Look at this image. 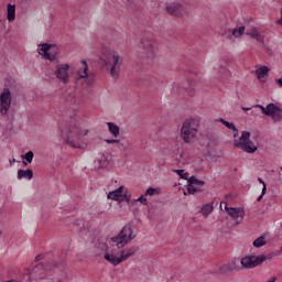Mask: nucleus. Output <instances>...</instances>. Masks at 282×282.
<instances>
[{
	"label": "nucleus",
	"instance_id": "38",
	"mask_svg": "<svg viewBox=\"0 0 282 282\" xmlns=\"http://www.w3.org/2000/svg\"><path fill=\"white\" fill-rule=\"evenodd\" d=\"M135 202H140V204L147 206V196L141 195L138 199H135Z\"/></svg>",
	"mask_w": 282,
	"mask_h": 282
},
{
	"label": "nucleus",
	"instance_id": "13",
	"mask_svg": "<svg viewBox=\"0 0 282 282\" xmlns=\"http://www.w3.org/2000/svg\"><path fill=\"white\" fill-rule=\"evenodd\" d=\"M69 64H57L54 72L55 78L62 83V85H69L72 73H69Z\"/></svg>",
	"mask_w": 282,
	"mask_h": 282
},
{
	"label": "nucleus",
	"instance_id": "9",
	"mask_svg": "<svg viewBox=\"0 0 282 282\" xmlns=\"http://www.w3.org/2000/svg\"><path fill=\"white\" fill-rule=\"evenodd\" d=\"M256 108L261 109L262 113L264 116H268L273 120V122H281L282 121V109L281 107L269 104L267 107H263L262 105H256Z\"/></svg>",
	"mask_w": 282,
	"mask_h": 282
},
{
	"label": "nucleus",
	"instance_id": "29",
	"mask_svg": "<svg viewBox=\"0 0 282 282\" xmlns=\"http://www.w3.org/2000/svg\"><path fill=\"white\" fill-rule=\"evenodd\" d=\"M258 182H260V184L263 185L262 192L259 195V197L257 198V202H261V199H263V195H265V193L268 192V185H265V182L261 177L258 178Z\"/></svg>",
	"mask_w": 282,
	"mask_h": 282
},
{
	"label": "nucleus",
	"instance_id": "31",
	"mask_svg": "<svg viewBox=\"0 0 282 282\" xmlns=\"http://www.w3.org/2000/svg\"><path fill=\"white\" fill-rule=\"evenodd\" d=\"M216 122H221V124H225V127L227 129H230L231 131L236 128L235 123L229 122V121L225 120L224 118L216 119Z\"/></svg>",
	"mask_w": 282,
	"mask_h": 282
},
{
	"label": "nucleus",
	"instance_id": "6",
	"mask_svg": "<svg viewBox=\"0 0 282 282\" xmlns=\"http://www.w3.org/2000/svg\"><path fill=\"white\" fill-rule=\"evenodd\" d=\"M139 48L143 51L140 58L147 63H151L155 58V51L153 50V37L150 35H142L139 42Z\"/></svg>",
	"mask_w": 282,
	"mask_h": 282
},
{
	"label": "nucleus",
	"instance_id": "28",
	"mask_svg": "<svg viewBox=\"0 0 282 282\" xmlns=\"http://www.w3.org/2000/svg\"><path fill=\"white\" fill-rule=\"evenodd\" d=\"M268 241L265 240V236H260L253 241V247L254 248H262V246H265Z\"/></svg>",
	"mask_w": 282,
	"mask_h": 282
},
{
	"label": "nucleus",
	"instance_id": "34",
	"mask_svg": "<svg viewBox=\"0 0 282 282\" xmlns=\"http://www.w3.org/2000/svg\"><path fill=\"white\" fill-rule=\"evenodd\" d=\"M188 184H192L194 186H204V182L195 178V176L189 177Z\"/></svg>",
	"mask_w": 282,
	"mask_h": 282
},
{
	"label": "nucleus",
	"instance_id": "20",
	"mask_svg": "<svg viewBox=\"0 0 282 282\" xmlns=\"http://www.w3.org/2000/svg\"><path fill=\"white\" fill-rule=\"evenodd\" d=\"M120 197H124V186H120L119 188L108 193V199H112L113 202L120 200Z\"/></svg>",
	"mask_w": 282,
	"mask_h": 282
},
{
	"label": "nucleus",
	"instance_id": "18",
	"mask_svg": "<svg viewBox=\"0 0 282 282\" xmlns=\"http://www.w3.org/2000/svg\"><path fill=\"white\" fill-rule=\"evenodd\" d=\"M66 105L73 107V109H78V106L83 105V94L78 91H72L66 96Z\"/></svg>",
	"mask_w": 282,
	"mask_h": 282
},
{
	"label": "nucleus",
	"instance_id": "22",
	"mask_svg": "<svg viewBox=\"0 0 282 282\" xmlns=\"http://www.w3.org/2000/svg\"><path fill=\"white\" fill-rule=\"evenodd\" d=\"M7 14L9 23H12L17 19V6L9 3L7 6Z\"/></svg>",
	"mask_w": 282,
	"mask_h": 282
},
{
	"label": "nucleus",
	"instance_id": "10",
	"mask_svg": "<svg viewBox=\"0 0 282 282\" xmlns=\"http://www.w3.org/2000/svg\"><path fill=\"white\" fill-rule=\"evenodd\" d=\"M40 56H43L46 61H58V47L47 43L41 44L37 48Z\"/></svg>",
	"mask_w": 282,
	"mask_h": 282
},
{
	"label": "nucleus",
	"instance_id": "23",
	"mask_svg": "<svg viewBox=\"0 0 282 282\" xmlns=\"http://www.w3.org/2000/svg\"><path fill=\"white\" fill-rule=\"evenodd\" d=\"M32 177H34V172L31 169L18 171V180H32Z\"/></svg>",
	"mask_w": 282,
	"mask_h": 282
},
{
	"label": "nucleus",
	"instance_id": "40",
	"mask_svg": "<svg viewBox=\"0 0 282 282\" xmlns=\"http://www.w3.org/2000/svg\"><path fill=\"white\" fill-rule=\"evenodd\" d=\"M262 257L265 259V261H270V260H272V258L274 257V254L269 253L268 256H262Z\"/></svg>",
	"mask_w": 282,
	"mask_h": 282
},
{
	"label": "nucleus",
	"instance_id": "11",
	"mask_svg": "<svg viewBox=\"0 0 282 282\" xmlns=\"http://www.w3.org/2000/svg\"><path fill=\"white\" fill-rule=\"evenodd\" d=\"M12 107V90L10 87H4L0 94V113L8 116V111Z\"/></svg>",
	"mask_w": 282,
	"mask_h": 282
},
{
	"label": "nucleus",
	"instance_id": "17",
	"mask_svg": "<svg viewBox=\"0 0 282 282\" xmlns=\"http://www.w3.org/2000/svg\"><path fill=\"white\" fill-rule=\"evenodd\" d=\"M178 87V88H177ZM199 88V84L197 82H191V80H185L182 86H174V89L176 91H187L189 96H195V91Z\"/></svg>",
	"mask_w": 282,
	"mask_h": 282
},
{
	"label": "nucleus",
	"instance_id": "24",
	"mask_svg": "<svg viewBox=\"0 0 282 282\" xmlns=\"http://www.w3.org/2000/svg\"><path fill=\"white\" fill-rule=\"evenodd\" d=\"M95 164H97L98 169H107L109 166V160L106 154H100Z\"/></svg>",
	"mask_w": 282,
	"mask_h": 282
},
{
	"label": "nucleus",
	"instance_id": "30",
	"mask_svg": "<svg viewBox=\"0 0 282 282\" xmlns=\"http://www.w3.org/2000/svg\"><path fill=\"white\" fill-rule=\"evenodd\" d=\"M155 195H160V188L149 187L145 191V197H155Z\"/></svg>",
	"mask_w": 282,
	"mask_h": 282
},
{
	"label": "nucleus",
	"instance_id": "3",
	"mask_svg": "<svg viewBox=\"0 0 282 282\" xmlns=\"http://www.w3.org/2000/svg\"><path fill=\"white\" fill-rule=\"evenodd\" d=\"M197 133H199V120L194 118L186 119L181 128V138L185 144L196 142Z\"/></svg>",
	"mask_w": 282,
	"mask_h": 282
},
{
	"label": "nucleus",
	"instance_id": "7",
	"mask_svg": "<svg viewBox=\"0 0 282 282\" xmlns=\"http://www.w3.org/2000/svg\"><path fill=\"white\" fill-rule=\"evenodd\" d=\"M105 63L110 70V76L115 80L120 76V67H122V58L116 53H107L105 55Z\"/></svg>",
	"mask_w": 282,
	"mask_h": 282
},
{
	"label": "nucleus",
	"instance_id": "32",
	"mask_svg": "<svg viewBox=\"0 0 282 282\" xmlns=\"http://www.w3.org/2000/svg\"><path fill=\"white\" fill-rule=\"evenodd\" d=\"M22 160H25L28 164H32V161L34 160V152L33 151L26 152L25 154L22 155Z\"/></svg>",
	"mask_w": 282,
	"mask_h": 282
},
{
	"label": "nucleus",
	"instance_id": "25",
	"mask_svg": "<svg viewBox=\"0 0 282 282\" xmlns=\"http://www.w3.org/2000/svg\"><path fill=\"white\" fill-rule=\"evenodd\" d=\"M108 131L113 135V138H118L120 135V127L113 122H107Z\"/></svg>",
	"mask_w": 282,
	"mask_h": 282
},
{
	"label": "nucleus",
	"instance_id": "41",
	"mask_svg": "<svg viewBox=\"0 0 282 282\" xmlns=\"http://www.w3.org/2000/svg\"><path fill=\"white\" fill-rule=\"evenodd\" d=\"M123 202H127V204H129L131 202V197L124 195L123 196Z\"/></svg>",
	"mask_w": 282,
	"mask_h": 282
},
{
	"label": "nucleus",
	"instance_id": "44",
	"mask_svg": "<svg viewBox=\"0 0 282 282\" xmlns=\"http://www.w3.org/2000/svg\"><path fill=\"white\" fill-rule=\"evenodd\" d=\"M242 111H250V109L252 108H248V107H241Z\"/></svg>",
	"mask_w": 282,
	"mask_h": 282
},
{
	"label": "nucleus",
	"instance_id": "36",
	"mask_svg": "<svg viewBox=\"0 0 282 282\" xmlns=\"http://www.w3.org/2000/svg\"><path fill=\"white\" fill-rule=\"evenodd\" d=\"M187 191L189 195H195L197 193V187H195L193 184L188 183Z\"/></svg>",
	"mask_w": 282,
	"mask_h": 282
},
{
	"label": "nucleus",
	"instance_id": "14",
	"mask_svg": "<svg viewBox=\"0 0 282 282\" xmlns=\"http://www.w3.org/2000/svg\"><path fill=\"white\" fill-rule=\"evenodd\" d=\"M84 66V69H79L75 76V85H78L80 80L86 84V87H91L94 85L95 79L94 75L87 73L89 69V66L87 65V62L85 59L82 61Z\"/></svg>",
	"mask_w": 282,
	"mask_h": 282
},
{
	"label": "nucleus",
	"instance_id": "19",
	"mask_svg": "<svg viewBox=\"0 0 282 282\" xmlns=\"http://www.w3.org/2000/svg\"><path fill=\"white\" fill-rule=\"evenodd\" d=\"M239 265H237L236 260L229 261L227 264H224L218 268V271H215L214 274H230L231 272H237Z\"/></svg>",
	"mask_w": 282,
	"mask_h": 282
},
{
	"label": "nucleus",
	"instance_id": "46",
	"mask_svg": "<svg viewBox=\"0 0 282 282\" xmlns=\"http://www.w3.org/2000/svg\"><path fill=\"white\" fill-rule=\"evenodd\" d=\"M10 165L12 166V164H14L17 162V159L10 160Z\"/></svg>",
	"mask_w": 282,
	"mask_h": 282
},
{
	"label": "nucleus",
	"instance_id": "47",
	"mask_svg": "<svg viewBox=\"0 0 282 282\" xmlns=\"http://www.w3.org/2000/svg\"><path fill=\"white\" fill-rule=\"evenodd\" d=\"M65 263V260H61L59 262H56L57 265H63Z\"/></svg>",
	"mask_w": 282,
	"mask_h": 282
},
{
	"label": "nucleus",
	"instance_id": "1",
	"mask_svg": "<svg viewBox=\"0 0 282 282\" xmlns=\"http://www.w3.org/2000/svg\"><path fill=\"white\" fill-rule=\"evenodd\" d=\"M137 237L138 234L133 231V225L128 223L117 236L108 240V243H110L112 248H118L119 251H116V249L109 250V245L105 242V240H98L95 243V248L99 250V252H105L104 259L108 261V263H111V265H120V263H124L129 257L135 256L138 250H140L138 246L126 248V246H129Z\"/></svg>",
	"mask_w": 282,
	"mask_h": 282
},
{
	"label": "nucleus",
	"instance_id": "21",
	"mask_svg": "<svg viewBox=\"0 0 282 282\" xmlns=\"http://www.w3.org/2000/svg\"><path fill=\"white\" fill-rule=\"evenodd\" d=\"M246 35L251 36V39H254L258 43H261V45H265V42L263 41L261 33H259V30L252 29L251 31H247Z\"/></svg>",
	"mask_w": 282,
	"mask_h": 282
},
{
	"label": "nucleus",
	"instance_id": "39",
	"mask_svg": "<svg viewBox=\"0 0 282 282\" xmlns=\"http://www.w3.org/2000/svg\"><path fill=\"white\" fill-rule=\"evenodd\" d=\"M231 131L234 132V138H238L239 137V129H237V127L234 128Z\"/></svg>",
	"mask_w": 282,
	"mask_h": 282
},
{
	"label": "nucleus",
	"instance_id": "27",
	"mask_svg": "<svg viewBox=\"0 0 282 282\" xmlns=\"http://www.w3.org/2000/svg\"><path fill=\"white\" fill-rule=\"evenodd\" d=\"M215 203H209V204H206L202 207V214L205 216V217H208V215H210V213H213V210H215V206H214Z\"/></svg>",
	"mask_w": 282,
	"mask_h": 282
},
{
	"label": "nucleus",
	"instance_id": "8",
	"mask_svg": "<svg viewBox=\"0 0 282 282\" xmlns=\"http://www.w3.org/2000/svg\"><path fill=\"white\" fill-rule=\"evenodd\" d=\"M228 63H230V58L221 57L219 63L215 64L213 67V76L217 80H228L230 78V69L228 68Z\"/></svg>",
	"mask_w": 282,
	"mask_h": 282
},
{
	"label": "nucleus",
	"instance_id": "26",
	"mask_svg": "<svg viewBox=\"0 0 282 282\" xmlns=\"http://www.w3.org/2000/svg\"><path fill=\"white\" fill-rule=\"evenodd\" d=\"M269 72H270V68L268 66H262L256 70V74L259 80H261V78H264L265 76H268Z\"/></svg>",
	"mask_w": 282,
	"mask_h": 282
},
{
	"label": "nucleus",
	"instance_id": "4",
	"mask_svg": "<svg viewBox=\"0 0 282 282\" xmlns=\"http://www.w3.org/2000/svg\"><path fill=\"white\" fill-rule=\"evenodd\" d=\"M250 132L242 131L239 140H234V147L241 149L245 153H257L259 149V135H253L252 140H250Z\"/></svg>",
	"mask_w": 282,
	"mask_h": 282
},
{
	"label": "nucleus",
	"instance_id": "42",
	"mask_svg": "<svg viewBox=\"0 0 282 282\" xmlns=\"http://www.w3.org/2000/svg\"><path fill=\"white\" fill-rule=\"evenodd\" d=\"M275 83H278V85L282 87V78L275 79Z\"/></svg>",
	"mask_w": 282,
	"mask_h": 282
},
{
	"label": "nucleus",
	"instance_id": "15",
	"mask_svg": "<svg viewBox=\"0 0 282 282\" xmlns=\"http://www.w3.org/2000/svg\"><path fill=\"white\" fill-rule=\"evenodd\" d=\"M265 258L263 256H247L241 259L240 263L242 268H247L248 270H252V268H257V265H261L264 263Z\"/></svg>",
	"mask_w": 282,
	"mask_h": 282
},
{
	"label": "nucleus",
	"instance_id": "35",
	"mask_svg": "<svg viewBox=\"0 0 282 282\" xmlns=\"http://www.w3.org/2000/svg\"><path fill=\"white\" fill-rule=\"evenodd\" d=\"M174 173H177L183 180H188V173H184V170H173Z\"/></svg>",
	"mask_w": 282,
	"mask_h": 282
},
{
	"label": "nucleus",
	"instance_id": "48",
	"mask_svg": "<svg viewBox=\"0 0 282 282\" xmlns=\"http://www.w3.org/2000/svg\"><path fill=\"white\" fill-rule=\"evenodd\" d=\"M23 164H24V166H28V162L26 161H23Z\"/></svg>",
	"mask_w": 282,
	"mask_h": 282
},
{
	"label": "nucleus",
	"instance_id": "33",
	"mask_svg": "<svg viewBox=\"0 0 282 282\" xmlns=\"http://www.w3.org/2000/svg\"><path fill=\"white\" fill-rule=\"evenodd\" d=\"M243 32H246V26H240V28L234 29L232 36L238 39V36H241L243 34Z\"/></svg>",
	"mask_w": 282,
	"mask_h": 282
},
{
	"label": "nucleus",
	"instance_id": "16",
	"mask_svg": "<svg viewBox=\"0 0 282 282\" xmlns=\"http://www.w3.org/2000/svg\"><path fill=\"white\" fill-rule=\"evenodd\" d=\"M165 12H167L170 17H183L186 14V8L181 2H172L166 4Z\"/></svg>",
	"mask_w": 282,
	"mask_h": 282
},
{
	"label": "nucleus",
	"instance_id": "2",
	"mask_svg": "<svg viewBox=\"0 0 282 282\" xmlns=\"http://www.w3.org/2000/svg\"><path fill=\"white\" fill-rule=\"evenodd\" d=\"M58 268L52 261H46L44 263H40L37 267L33 268V271L29 275V279L36 278L37 282H62L65 279V274L61 276H52V272Z\"/></svg>",
	"mask_w": 282,
	"mask_h": 282
},
{
	"label": "nucleus",
	"instance_id": "43",
	"mask_svg": "<svg viewBox=\"0 0 282 282\" xmlns=\"http://www.w3.org/2000/svg\"><path fill=\"white\" fill-rule=\"evenodd\" d=\"M41 259H43V256H36V258H35V262H39V261H41Z\"/></svg>",
	"mask_w": 282,
	"mask_h": 282
},
{
	"label": "nucleus",
	"instance_id": "12",
	"mask_svg": "<svg viewBox=\"0 0 282 282\" xmlns=\"http://www.w3.org/2000/svg\"><path fill=\"white\" fill-rule=\"evenodd\" d=\"M224 206L226 213L229 215V217H231V219H234V226H239V224H241V221H243V218L246 217V212H243V208L228 207L226 203H220V210H224Z\"/></svg>",
	"mask_w": 282,
	"mask_h": 282
},
{
	"label": "nucleus",
	"instance_id": "37",
	"mask_svg": "<svg viewBox=\"0 0 282 282\" xmlns=\"http://www.w3.org/2000/svg\"><path fill=\"white\" fill-rule=\"evenodd\" d=\"M105 142L107 144H119L120 140H118V139H106Z\"/></svg>",
	"mask_w": 282,
	"mask_h": 282
},
{
	"label": "nucleus",
	"instance_id": "45",
	"mask_svg": "<svg viewBox=\"0 0 282 282\" xmlns=\"http://www.w3.org/2000/svg\"><path fill=\"white\" fill-rule=\"evenodd\" d=\"M278 25H282V9H281V20L278 21Z\"/></svg>",
	"mask_w": 282,
	"mask_h": 282
},
{
	"label": "nucleus",
	"instance_id": "5",
	"mask_svg": "<svg viewBox=\"0 0 282 282\" xmlns=\"http://www.w3.org/2000/svg\"><path fill=\"white\" fill-rule=\"evenodd\" d=\"M89 130H83L76 124H70L66 132V143L73 149H85V145L82 142L83 135H87Z\"/></svg>",
	"mask_w": 282,
	"mask_h": 282
},
{
	"label": "nucleus",
	"instance_id": "49",
	"mask_svg": "<svg viewBox=\"0 0 282 282\" xmlns=\"http://www.w3.org/2000/svg\"><path fill=\"white\" fill-rule=\"evenodd\" d=\"M2 235L1 230H0V236Z\"/></svg>",
	"mask_w": 282,
	"mask_h": 282
}]
</instances>
